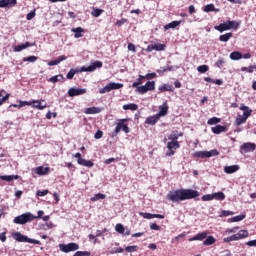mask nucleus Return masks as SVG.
Instances as JSON below:
<instances>
[{
    "instance_id": "1",
    "label": "nucleus",
    "mask_w": 256,
    "mask_h": 256,
    "mask_svg": "<svg viewBox=\"0 0 256 256\" xmlns=\"http://www.w3.org/2000/svg\"><path fill=\"white\" fill-rule=\"evenodd\" d=\"M196 197H199V191L193 189H179L169 192L167 195L168 201H172V203H179V201H187Z\"/></svg>"
},
{
    "instance_id": "2",
    "label": "nucleus",
    "mask_w": 256,
    "mask_h": 256,
    "mask_svg": "<svg viewBox=\"0 0 256 256\" xmlns=\"http://www.w3.org/2000/svg\"><path fill=\"white\" fill-rule=\"evenodd\" d=\"M129 119L124 118V119H119L114 131L112 132V137H117L121 131H124V133H131V129L129 126L126 124Z\"/></svg>"
},
{
    "instance_id": "3",
    "label": "nucleus",
    "mask_w": 256,
    "mask_h": 256,
    "mask_svg": "<svg viewBox=\"0 0 256 256\" xmlns=\"http://www.w3.org/2000/svg\"><path fill=\"white\" fill-rule=\"evenodd\" d=\"M34 219H37V217H35L31 212H26L24 214L16 216L13 222L16 225H25L27 223H31V221H34Z\"/></svg>"
},
{
    "instance_id": "4",
    "label": "nucleus",
    "mask_w": 256,
    "mask_h": 256,
    "mask_svg": "<svg viewBox=\"0 0 256 256\" xmlns=\"http://www.w3.org/2000/svg\"><path fill=\"white\" fill-rule=\"evenodd\" d=\"M12 238L18 243H32L33 245H41V241L29 238L21 234V232L12 233Z\"/></svg>"
},
{
    "instance_id": "5",
    "label": "nucleus",
    "mask_w": 256,
    "mask_h": 256,
    "mask_svg": "<svg viewBox=\"0 0 256 256\" xmlns=\"http://www.w3.org/2000/svg\"><path fill=\"white\" fill-rule=\"evenodd\" d=\"M217 155H219V151L217 149L210 151H196L193 153V157L196 159H209V157H217Z\"/></svg>"
},
{
    "instance_id": "6",
    "label": "nucleus",
    "mask_w": 256,
    "mask_h": 256,
    "mask_svg": "<svg viewBox=\"0 0 256 256\" xmlns=\"http://www.w3.org/2000/svg\"><path fill=\"white\" fill-rule=\"evenodd\" d=\"M246 237H249V232L247 230H240L238 233L224 238L223 241L224 243H231V241H239L241 239H246Z\"/></svg>"
},
{
    "instance_id": "7",
    "label": "nucleus",
    "mask_w": 256,
    "mask_h": 256,
    "mask_svg": "<svg viewBox=\"0 0 256 256\" xmlns=\"http://www.w3.org/2000/svg\"><path fill=\"white\" fill-rule=\"evenodd\" d=\"M117 89H123V84L111 82L108 85H106L104 88H101L99 90V93L100 95H105V93H110V91L117 90Z\"/></svg>"
},
{
    "instance_id": "8",
    "label": "nucleus",
    "mask_w": 256,
    "mask_h": 256,
    "mask_svg": "<svg viewBox=\"0 0 256 256\" xmlns=\"http://www.w3.org/2000/svg\"><path fill=\"white\" fill-rule=\"evenodd\" d=\"M59 247L62 253H71V251H77L79 249V244L71 242L68 244H60Z\"/></svg>"
},
{
    "instance_id": "9",
    "label": "nucleus",
    "mask_w": 256,
    "mask_h": 256,
    "mask_svg": "<svg viewBox=\"0 0 256 256\" xmlns=\"http://www.w3.org/2000/svg\"><path fill=\"white\" fill-rule=\"evenodd\" d=\"M181 144L179 142H168L167 143V149L166 157H173L175 155L177 149H180Z\"/></svg>"
},
{
    "instance_id": "10",
    "label": "nucleus",
    "mask_w": 256,
    "mask_h": 256,
    "mask_svg": "<svg viewBox=\"0 0 256 256\" xmlns=\"http://www.w3.org/2000/svg\"><path fill=\"white\" fill-rule=\"evenodd\" d=\"M101 67H103V62L95 61L94 63H92L91 65H89L87 67L83 66L80 71L91 73V72L95 71V69H101Z\"/></svg>"
},
{
    "instance_id": "11",
    "label": "nucleus",
    "mask_w": 256,
    "mask_h": 256,
    "mask_svg": "<svg viewBox=\"0 0 256 256\" xmlns=\"http://www.w3.org/2000/svg\"><path fill=\"white\" fill-rule=\"evenodd\" d=\"M74 157L76 159H78L77 163H78V165H82V167H89L90 168V167H93V165H95V163H93V161L81 158V153H79V152L76 153L74 155Z\"/></svg>"
},
{
    "instance_id": "12",
    "label": "nucleus",
    "mask_w": 256,
    "mask_h": 256,
    "mask_svg": "<svg viewBox=\"0 0 256 256\" xmlns=\"http://www.w3.org/2000/svg\"><path fill=\"white\" fill-rule=\"evenodd\" d=\"M87 93V89L85 88H70L68 90L69 97H77L79 95H85Z\"/></svg>"
},
{
    "instance_id": "13",
    "label": "nucleus",
    "mask_w": 256,
    "mask_h": 256,
    "mask_svg": "<svg viewBox=\"0 0 256 256\" xmlns=\"http://www.w3.org/2000/svg\"><path fill=\"white\" fill-rule=\"evenodd\" d=\"M256 149V144L255 143H244L243 145L240 146V151L242 153H251L253 151H255Z\"/></svg>"
},
{
    "instance_id": "14",
    "label": "nucleus",
    "mask_w": 256,
    "mask_h": 256,
    "mask_svg": "<svg viewBox=\"0 0 256 256\" xmlns=\"http://www.w3.org/2000/svg\"><path fill=\"white\" fill-rule=\"evenodd\" d=\"M140 217L143 219H165V215L161 214H151L147 212H139Z\"/></svg>"
},
{
    "instance_id": "15",
    "label": "nucleus",
    "mask_w": 256,
    "mask_h": 256,
    "mask_svg": "<svg viewBox=\"0 0 256 256\" xmlns=\"http://www.w3.org/2000/svg\"><path fill=\"white\" fill-rule=\"evenodd\" d=\"M32 107L39 109V111H43V109H47V103H45V100H33Z\"/></svg>"
},
{
    "instance_id": "16",
    "label": "nucleus",
    "mask_w": 256,
    "mask_h": 256,
    "mask_svg": "<svg viewBox=\"0 0 256 256\" xmlns=\"http://www.w3.org/2000/svg\"><path fill=\"white\" fill-rule=\"evenodd\" d=\"M211 131L215 135H219L220 133L227 132V126L216 125L215 127L211 128Z\"/></svg>"
},
{
    "instance_id": "17",
    "label": "nucleus",
    "mask_w": 256,
    "mask_h": 256,
    "mask_svg": "<svg viewBox=\"0 0 256 256\" xmlns=\"http://www.w3.org/2000/svg\"><path fill=\"white\" fill-rule=\"evenodd\" d=\"M49 171H50L49 167L38 166L35 169V174L36 175H49Z\"/></svg>"
},
{
    "instance_id": "18",
    "label": "nucleus",
    "mask_w": 256,
    "mask_h": 256,
    "mask_svg": "<svg viewBox=\"0 0 256 256\" xmlns=\"http://www.w3.org/2000/svg\"><path fill=\"white\" fill-rule=\"evenodd\" d=\"M9 97H11L10 93H7L5 90L0 91V107L5 103L6 101H9Z\"/></svg>"
},
{
    "instance_id": "19",
    "label": "nucleus",
    "mask_w": 256,
    "mask_h": 256,
    "mask_svg": "<svg viewBox=\"0 0 256 256\" xmlns=\"http://www.w3.org/2000/svg\"><path fill=\"white\" fill-rule=\"evenodd\" d=\"M237 171H239V165H232V166H225L224 167V172H226L227 175L237 173Z\"/></svg>"
},
{
    "instance_id": "20",
    "label": "nucleus",
    "mask_w": 256,
    "mask_h": 256,
    "mask_svg": "<svg viewBox=\"0 0 256 256\" xmlns=\"http://www.w3.org/2000/svg\"><path fill=\"white\" fill-rule=\"evenodd\" d=\"M159 109L160 111L156 115H159V118L161 119V117H165V115H167L169 111V106L167 105V102H165L162 106H160Z\"/></svg>"
},
{
    "instance_id": "21",
    "label": "nucleus",
    "mask_w": 256,
    "mask_h": 256,
    "mask_svg": "<svg viewBox=\"0 0 256 256\" xmlns=\"http://www.w3.org/2000/svg\"><path fill=\"white\" fill-rule=\"evenodd\" d=\"M72 33H74L75 39H79L83 37V33H85V29L82 27L72 28Z\"/></svg>"
},
{
    "instance_id": "22",
    "label": "nucleus",
    "mask_w": 256,
    "mask_h": 256,
    "mask_svg": "<svg viewBox=\"0 0 256 256\" xmlns=\"http://www.w3.org/2000/svg\"><path fill=\"white\" fill-rule=\"evenodd\" d=\"M240 111H243V116L246 119H249V117H251V114L253 113V110L249 109L248 106H245L243 104L240 106Z\"/></svg>"
},
{
    "instance_id": "23",
    "label": "nucleus",
    "mask_w": 256,
    "mask_h": 256,
    "mask_svg": "<svg viewBox=\"0 0 256 256\" xmlns=\"http://www.w3.org/2000/svg\"><path fill=\"white\" fill-rule=\"evenodd\" d=\"M205 239H207V232H201L190 238L189 241H203Z\"/></svg>"
},
{
    "instance_id": "24",
    "label": "nucleus",
    "mask_w": 256,
    "mask_h": 256,
    "mask_svg": "<svg viewBox=\"0 0 256 256\" xmlns=\"http://www.w3.org/2000/svg\"><path fill=\"white\" fill-rule=\"evenodd\" d=\"M159 115H153V116H149L148 118H146L145 123L146 125H155L157 123V121H159Z\"/></svg>"
},
{
    "instance_id": "25",
    "label": "nucleus",
    "mask_w": 256,
    "mask_h": 256,
    "mask_svg": "<svg viewBox=\"0 0 256 256\" xmlns=\"http://www.w3.org/2000/svg\"><path fill=\"white\" fill-rule=\"evenodd\" d=\"M27 47H33V44L31 42H26L24 44H20L14 47V51L19 53L23 51V49H27Z\"/></svg>"
},
{
    "instance_id": "26",
    "label": "nucleus",
    "mask_w": 256,
    "mask_h": 256,
    "mask_svg": "<svg viewBox=\"0 0 256 256\" xmlns=\"http://www.w3.org/2000/svg\"><path fill=\"white\" fill-rule=\"evenodd\" d=\"M84 113H86V115H96L97 113H101V108L99 107L86 108Z\"/></svg>"
},
{
    "instance_id": "27",
    "label": "nucleus",
    "mask_w": 256,
    "mask_h": 256,
    "mask_svg": "<svg viewBox=\"0 0 256 256\" xmlns=\"http://www.w3.org/2000/svg\"><path fill=\"white\" fill-rule=\"evenodd\" d=\"M158 89L159 91H161V93H165V91H170V93H173V91H175V88L171 84H164L162 86H159Z\"/></svg>"
},
{
    "instance_id": "28",
    "label": "nucleus",
    "mask_w": 256,
    "mask_h": 256,
    "mask_svg": "<svg viewBox=\"0 0 256 256\" xmlns=\"http://www.w3.org/2000/svg\"><path fill=\"white\" fill-rule=\"evenodd\" d=\"M214 29H216V31H219V33H223V31H229V24L226 21L225 23H221L218 26H215Z\"/></svg>"
},
{
    "instance_id": "29",
    "label": "nucleus",
    "mask_w": 256,
    "mask_h": 256,
    "mask_svg": "<svg viewBox=\"0 0 256 256\" xmlns=\"http://www.w3.org/2000/svg\"><path fill=\"white\" fill-rule=\"evenodd\" d=\"M9 5H17V0H0V8L3 9Z\"/></svg>"
},
{
    "instance_id": "30",
    "label": "nucleus",
    "mask_w": 256,
    "mask_h": 256,
    "mask_svg": "<svg viewBox=\"0 0 256 256\" xmlns=\"http://www.w3.org/2000/svg\"><path fill=\"white\" fill-rule=\"evenodd\" d=\"M122 109H124V111H137V109H139V106L135 103H130L123 105Z\"/></svg>"
},
{
    "instance_id": "31",
    "label": "nucleus",
    "mask_w": 256,
    "mask_h": 256,
    "mask_svg": "<svg viewBox=\"0 0 256 256\" xmlns=\"http://www.w3.org/2000/svg\"><path fill=\"white\" fill-rule=\"evenodd\" d=\"M179 25H181V21H172L164 26V30L169 31V29H175V27H179Z\"/></svg>"
},
{
    "instance_id": "32",
    "label": "nucleus",
    "mask_w": 256,
    "mask_h": 256,
    "mask_svg": "<svg viewBox=\"0 0 256 256\" xmlns=\"http://www.w3.org/2000/svg\"><path fill=\"white\" fill-rule=\"evenodd\" d=\"M103 13H105V10L101 9V8H92L91 11V15L92 17H101V15H103Z\"/></svg>"
},
{
    "instance_id": "33",
    "label": "nucleus",
    "mask_w": 256,
    "mask_h": 256,
    "mask_svg": "<svg viewBox=\"0 0 256 256\" xmlns=\"http://www.w3.org/2000/svg\"><path fill=\"white\" fill-rule=\"evenodd\" d=\"M230 59L232 61H239V59H243V54L239 51H234L230 54Z\"/></svg>"
},
{
    "instance_id": "34",
    "label": "nucleus",
    "mask_w": 256,
    "mask_h": 256,
    "mask_svg": "<svg viewBox=\"0 0 256 256\" xmlns=\"http://www.w3.org/2000/svg\"><path fill=\"white\" fill-rule=\"evenodd\" d=\"M0 179L2 181H7L8 183H11V181H13L14 179H19V175H4L0 176Z\"/></svg>"
},
{
    "instance_id": "35",
    "label": "nucleus",
    "mask_w": 256,
    "mask_h": 256,
    "mask_svg": "<svg viewBox=\"0 0 256 256\" xmlns=\"http://www.w3.org/2000/svg\"><path fill=\"white\" fill-rule=\"evenodd\" d=\"M231 37H233V33L228 32L226 34L220 35L219 41H222L223 43H227V41H229V39H231Z\"/></svg>"
},
{
    "instance_id": "36",
    "label": "nucleus",
    "mask_w": 256,
    "mask_h": 256,
    "mask_svg": "<svg viewBox=\"0 0 256 256\" xmlns=\"http://www.w3.org/2000/svg\"><path fill=\"white\" fill-rule=\"evenodd\" d=\"M58 81H65V77L63 76V74H59V75H56V76H52L50 79H49V82L50 83H57Z\"/></svg>"
},
{
    "instance_id": "37",
    "label": "nucleus",
    "mask_w": 256,
    "mask_h": 256,
    "mask_svg": "<svg viewBox=\"0 0 256 256\" xmlns=\"http://www.w3.org/2000/svg\"><path fill=\"white\" fill-rule=\"evenodd\" d=\"M228 23V27H229V30L231 29H239V25H241V23L235 21V20H228L227 21Z\"/></svg>"
},
{
    "instance_id": "38",
    "label": "nucleus",
    "mask_w": 256,
    "mask_h": 256,
    "mask_svg": "<svg viewBox=\"0 0 256 256\" xmlns=\"http://www.w3.org/2000/svg\"><path fill=\"white\" fill-rule=\"evenodd\" d=\"M213 199H216V201H224L225 199V193L223 192H216L212 194Z\"/></svg>"
},
{
    "instance_id": "39",
    "label": "nucleus",
    "mask_w": 256,
    "mask_h": 256,
    "mask_svg": "<svg viewBox=\"0 0 256 256\" xmlns=\"http://www.w3.org/2000/svg\"><path fill=\"white\" fill-rule=\"evenodd\" d=\"M181 136H183L182 133L177 134L176 132H173L168 136V139L170 142H178L177 139H179Z\"/></svg>"
},
{
    "instance_id": "40",
    "label": "nucleus",
    "mask_w": 256,
    "mask_h": 256,
    "mask_svg": "<svg viewBox=\"0 0 256 256\" xmlns=\"http://www.w3.org/2000/svg\"><path fill=\"white\" fill-rule=\"evenodd\" d=\"M215 241V237L208 236L207 239L203 241V245H205V247H209V245L215 244Z\"/></svg>"
},
{
    "instance_id": "41",
    "label": "nucleus",
    "mask_w": 256,
    "mask_h": 256,
    "mask_svg": "<svg viewBox=\"0 0 256 256\" xmlns=\"http://www.w3.org/2000/svg\"><path fill=\"white\" fill-rule=\"evenodd\" d=\"M145 79L144 75H139L137 80L132 84V87H139V85H143V80Z\"/></svg>"
},
{
    "instance_id": "42",
    "label": "nucleus",
    "mask_w": 256,
    "mask_h": 256,
    "mask_svg": "<svg viewBox=\"0 0 256 256\" xmlns=\"http://www.w3.org/2000/svg\"><path fill=\"white\" fill-rule=\"evenodd\" d=\"M246 122H247V118L244 117L243 115H239L235 120L237 127H239V125H243V123H246Z\"/></svg>"
},
{
    "instance_id": "43",
    "label": "nucleus",
    "mask_w": 256,
    "mask_h": 256,
    "mask_svg": "<svg viewBox=\"0 0 256 256\" xmlns=\"http://www.w3.org/2000/svg\"><path fill=\"white\" fill-rule=\"evenodd\" d=\"M147 89V91H155V81H148L144 85Z\"/></svg>"
},
{
    "instance_id": "44",
    "label": "nucleus",
    "mask_w": 256,
    "mask_h": 256,
    "mask_svg": "<svg viewBox=\"0 0 256 256\" xmlns=\"http://www.w3.org/2000/svg\"><path fill=\"white\" fill-rule=\"evenodd\" d=\"M246 215L245 214H241V215H238V216H234L230 219V221L232 223H237L239 221H243V219H245Z\"/></svg>"
},
{
    "instance_id": "45",
    "label": "nucleus",
    "mask_w": 256,
    "mask_h": 256,
    "mask_svg": "<svg viewBox=\"0 0 256 256\" xmlns=\"http://www.w3.org/2000/svg\"><path fill=\"white\" fill-rule=\"evenodd\" d=\"M76 73H79V69H70V71L66 75L67 79H73Z\"/></svg>"
},
{
    "instance_id": "46",
    "label": "nucleus",
    "mask_w": 256,
    "mask_h": 256,
    "mask_svg": "<svg viewBox=\"0 0 256 256\" xmlns=\"http://www.w3.org/2000/svg\"><path fill=\"white\" fill-rule=\"evenodd\" d=\"M217 123H221V118L212 117L208 120V125H217Z\"/></svg>"
},
{
    "instance_id": "47",
    "label": "nucleus",
    "mask_w": 256,
    "mask_h": 256,
    "mask_svg": "<svg viewBox=\"0 0 256 256\" xmlns=\"http://www.w3.org/2000/svg\"><path fill=\"white\" fill-rule=\"evenodd\" d=\"M134 89H136L137 93H140V95H145V93H147V88L145 85L135 87Z\"/></svg>"
},
{
    "instance_id": "48",
    "label": "nucleus",
    "mask_w": 256,
    "mask_h": 256,
    "mask_svg": "<svg viewBox=\"0 0 256 256\" xmlns=\"http://www.w3.org/2000/svg\"><path fill=\"white\" fill-rule=\"evenodd\" d=\"M107 196L102 193L95 194L94 197L91 198V201H99V199H105Z\"/></svg>"
},
{
    "instance_id": "49",
    "label": "nucleus",
    "mask_w": 256,
    "mask_h": 256,
    "mask_svg": "<svg viewBox=\"0 0 256 256\" xmlns=\"http://www.w3.org/2000/svg\"><path fill=\"white\" fill-rule=\"evenodd\" d=\"M197 71L199 73H207V71H209V66L207 65H200L197 67Z\"/></svg>"
},
{
    "instance_id": "50",
    "label": "nucleus",
    "mask_w": 256,
    "mask_h": 256,
    "mask_svg": "<svg viewBox=\"0 0 256 256\" xmlns=\"http://www.w3.org/2000/svg\"><path fill=\"white\" fill-rule=\"evenodd\" d=\"M154 51H165V44H161V43H158V44H154Z\"/></svg>"
},
{
    "instance_id": "51",
    "label": "nucleus",
    "mask_w": 256,
    "mask_h": 256,
    "mask_svg": "<svg viewBox=\"0 0 256 256\" xmlns=\"http://www.w3.org/2000/svg\"><path fill=\"white\" fill-rule=\"evenodd\" d=\"M137 249H139V247L137 245H134V246H127L125 248V251L127 253H135V251H137Z\"/></svg>"
},
{
    "instance_id": "52",
    "label": "nucleus",
    "mask_w": 256,
    "mask_h": 256,
    "mask_svg": "<svg viewBox=\"0 0 256 256\" xmlns=\"http://www.w3.org/2000/svg\"><path fill=\"white\" fill-rule=\"evenodd\" d=\"M37 59H38L37 56H29V57H24L23 61L28 63H35Z\"/></svg>"
},
{
    "instance_id": "53",
    "label": "nucleus",
    "mask_w": 256,
    "mask_h": 256,
    "mask_svg": "<svg viewBox=\"0 0 256 256\" xmlns=\"http://www.w3.org/2000/svg\"><path fill=\"white\" fill-rule=\"evenodd\" d=\"M205 13H211L212 11H215V5L214 4H208L204 8Z\"/></svg>"
},
{
    "instance_id": "54",
    "label": "nucleus",
    "mask_w": 256,
    "mask_h": 256,
    "mask_svg": "<svg viewBox=\"0 0 256 256\" xmlns=\"http://www.w3.org/2000/svg\"><path fill=\"white\" fill-rule=\"evenodd\" d=\"M115 229L117 233H121V234L125 233V227L123 226V224H116Z\"/></svg>"
},
{
    "instance_id": "55",
    "label": "nucleus",
    "mask_w": 256,
    "mask_h": 256,
    "mask_svg": "<svg viewBox=\"0 0 256 256\" xmlns=\"http://www.w3.org/2000/svg\"><path fill=\"white\" fill-rule=\"evenodd\" d=\"M49 194V190H38L36 192V195L37 197H45V195H48Z\"/></svg>"
},
{
    "instance_id": "56",
    "label": "nucleus",
    "mask_w": 256,
    "mask_h": 256,
    "mask_svg": "<svg viewBox=\"0 0 256 256\" xmlns=\"http://www.w3.org/2000/svg\"><path fill=\"white\" fill-rule=\"evenodd\" d=\"M230 215H235V212L229 210H223L221 212V217H229Z\"/></svg>"
},
{
    "instance_id": "57",
    "label": "nucleus",
    "mask_w": 256,
    "mask_h": 256,
    "mask_svg": "<svg viewBox=\"0 0 256 256\" xmlns=\"http://www.w3.org/2000/svg\"><path fill=\"white\" fill-rule=\"evenodd\" d=\"M155 77H157V74L155 72L153 73H148L144 76V79H147L148 81L151 79H155Z\"/></svg>"
},
{
    "instance_id": "58",
    "label": "nucleus",
    "mask_w": 256,
    "mask_h": 256,
    "mask_svg": "<svg viewBox=\"0 0 256 256\" xmlns=\"http://www.w3.org/2000/svg\"><path fill=\"white\" fill-rule=\"evenodd\" d=\"M202 201H213V194H206L202 196Z\"/></svg>"
},
{
    "instance_id": "59",
    "label": "nucleus",
    "mask_w": 256,
    "mask_h": 256,
    "mask_svg": "<svg viewBox=\"0 0 256 256\" xmlns=\"http://www.w3.org/2000/svg\"><path fill=\"white\" fill-rule=\"evenodd\" d=\"M125 23H127V19L122 18L121 20L116 21V26L122 27V25H125Z\"/></svg>"
},
{
    "instance_id": "60",
    "label": "nucleus",
    "mask_w": 256,
    "mask_h": 256,
    "mask_svg": "<svg viewBox=\"0 0 256 256\" xmlns=\"http://www.w3.org/2000/svg\"><path fill=\"white\" fill-rule=\"evenodd\" d=\"M35 15H36L35 10L28 13L26 16L27 21H31V19H33L35 17Z\"/></svg>"
},
{
    "instance_id": "61",
    "label": "nucleus",
    "mask_w": 256,
    "mask_h": 256,
    "mask_svg": "<svg viewBox=\"0 0 256 256\" xmlns=\"http://www.w3.org/2000/svg\"><path fill=\"white\" fill-rule=\"evenodd\" d=\"M223 65H225V60L224 59H219L216 62V67H218L219 69H221V67H223Z\"/></svg>"
},
{
    "instance_id": "62",
    "label": "nucleus",
    "mask_w": 256,
    "mask_h": 256,
    "mask_svg": "<svg viewBox=\"0 0 256 256\" xmlns=\"http://www.w3.org/2000/svg\"><path fill=\"white\" fill-rule=\"evenodd\" d=\"M25 105L31 106L33 105V101H20L19 107H25Z\"/></svg>"
},
{
    "instance_id": "63",
    "label": "nucleus",
    "mask_w": 256,
    "mask_h": 256,
    "mask_svg": "<svg viewBox=\"0 0 256 256\" xmlns=\"http://www.w3.org/2000/svg\"><path fill=\"white\" fill-rule=\"evenodd\" d=\"M94 137H95V139H101L103 137V131L97 130Z\"/></svg>"
},
{
    "instance_id": "64",
    "label": "nucleus",
    "mask_w": 256,
    "mask_h": 256,
    "mask_svg": "<svg viewBox=\"0 0 256 256\" xmlns=\"http://www.w3.org/2000/svg\"><path fill=\"white\" fill-rule=\"evenodd\" d=\"M253 69L256 70V65L250 66L249 68L245 67L242 69V71H248V73H253Z\"/></svg>"
}]
</instances>
